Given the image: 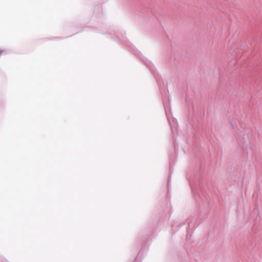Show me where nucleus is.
<instances>
[{
    "label": "nucleus",
    "mask_w": 262,
    "mask_h": 262,
    "mask_svg": "<svg viewBox=\"0 0 262 262\" xmlns=\"http://www.w3.org/2000/svg\"><path fill=\"white\" fill-rule=\"evenodd\" d=\"M4 52V51L0 50V55Z\"/></svg>",
    "instance_id": "f257e3e1"
}]
</instances>
